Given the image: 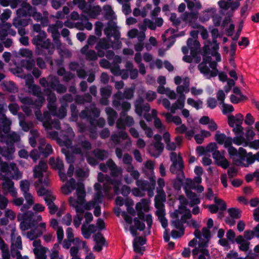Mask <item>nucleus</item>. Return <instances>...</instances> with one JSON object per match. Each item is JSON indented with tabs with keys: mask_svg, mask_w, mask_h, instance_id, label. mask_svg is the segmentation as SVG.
I'll list each match as a JSON object with an SVG mask.
<instances>
[{
	"mask_svg": "<svg viewBox=\"0 0 259 259\" xmlns=\"http://www.w3.org/2000/svg\"><path fill=\"white\" fill-rule=\"evenodd\" d=\"M230 158L232 159L234 165L244 167H248L255 161L252 153L251 152L247 153L246 149L242 147H239L238 150L236 149V153L232 155Z\"/></svg>",
	"mask_w": 259,
	"mask_h": 259,
	"instance_id": "obj_1",
	"label": "nucleus"
},
{
	"mask_svg": "<svg viewBox=\"0 0 259 259\" xmlns=\"http://www.w3.org/2000/svg\"><path fill=\"white\" fill-rule=\"evenodd\" d=\"M214 139L219 145L224 144V147L228 149L230 157L236 153V148L232 145V137H227L225 134L220 133V132L218 131L215 135Z\"/></svg>",
	"mask_w": 259,
	"mask_h": 259,
	"instance_id": "obj_2",
	"label": "nucleus"
},
{
	"mask_svg": "<svg viewBox=\"0 0 259 259\" xmlns=\"http://www.w3.org/2000/svg\"><path fill=\"white\" fill-rule=\"evenodd\" d=\"M38 55L44 56L48 59L47 55L51 56L54 52L55 48L49 39L39 42L35 45Z\"/></svg>",
	"mask_w": 259,
	"mask_h": 259,
	"instance_id": "obj_3",
	"label": "nucleus"
},
{
	"mask_svg": "<svg viewBox=\"0 0 259 259\" xmlns=\"http://www.w3.org/2000/svg\"><path fill=\"white\" fill-rule=\"evenodd\" d=\"M111 48L109 39L105 37L100 38L96 44L95 49L98 52L99 57L102 58L105 56V51H107Z\"/></svg>",
	"mask_w": 259,
	"mask_h": 259,
	"instance_id": "obj_4",
	"label": "nucleus"
},
{
	"mask_svg": "<svg viewBox=\"0 0 259 259\" xmlns=\"http://www.w3.org/2000/svg\"><path fill=\"white\" fill-rule=\"evenodd\" d=\"M198 12H185L182 16V20L186 22H188L189 25L194 28H199L201 25L198 24L196 21L198 19Z\"/></svg>",
	"mask_w": 259,
	"mask_h": 259,
	"instance_id": "obj_5",
	"label": "nucleus"
},
{
	"mask_svg": "<svg viewBox=\"0 0 259 259\" xmlns=\"http://www.w3.org/2000/svg\"><path fill=\"white\" fill-rule=\"evenodd\" d=\"M170 159L173 164L179 165L178 171H182L184 167V164L181 155L179 154L178 156L176 152H172L170 154Z\"/></svg>",
	"mask_w": 259,
	"mask_h": 259,
	"instance_id": "obj_6",
	"label": "nucleus"
},
{
	"mask_svg": "<svg viewBox=\"0 0 259 259\" xmlns=\"http://www.w3.org/2000/svg\"><path fill=\"white\" fill-rule=\"evenodd\" d=\"M199 252H200L201 254L199 255L198 259H206V257H207L208 258L210 257L208 249L200 248L198 246L195 247L192 251V255L194 257Z\"/></svg>",
	"mask_w": 259,
	"mask_h": 259,
	"instance_id": "obj_7",
	"label": "nucleus"
},
{
	"mask_svg": "<svg viewBox=\"0 0 259 259\" xmlns=\"http://www.w3.org/2000/svg\"><path fill=\"white\" fill-rule=\"evenodd\" d=\"M2 186L4 190H8L12 194V196H14L17 194V192L14 188V183L12 180L7 178L2 183Z\"/></svg>",
	"mask_w": 259,
	"mask_h": 259,
	"instance_id": "obj_8",
	"label": "nucleus"
},
{
	"mask_svg": "<svg viewBox=\"0 0 259 259\" xmlns=\"http://www.w3.org/2000/svg\"><path fill=\"white\" fill-rule=\"evenodd\" d=\"M243 115L241 113H238L234 116L233 115H229L228 117V123L231 127H234L235 123H242Z\"/></svg>",
	"mask_w": 259,
	"mask_h": 259,
	"instance_id": "obj_9",
	"label": "nucleus"
},
{
	"mask_svg": "<svg viewBox=\"0 0 259 259\" xmlns=\"http://www.w3.org/2000/svg\"><path fill=\"white\" fill-rule=\"evenodd\" d=\"M31 19H21V18H15L13 20V25L16 28L21 27L25 28L26 26L28 25L30 22L31 21Z\"/></svg>",
	"mask_w": 259,
	"mask_h": 259,
	"instance_id": "obj_10",
	"label": "nucleus"
},
{
	"mask_svg": "<svg viewBox=\"0 0 259 259\" xmlns=\"http://www.w3.org/2000/svg\"><path fill=\"white\" fill-rule=\"evenodd\" d=\"M181 174H177L176 179L173 181V187L176 190H180L183 185V179L185 178L183 171H180Z\"/></svg>",
	"mask_w": 259,
	"mask_h": 259,
	"instance_id": "obj_11",
	"label": "nucleus"
},
{
	"mask_svg": "<svg viewBox=\"0 0 259 259\" xmlns=\"http://www.w3.org/2000/svg\"><path fill=\"white\" fill-rule=\"evenodd\" d=\"M149 200L146 198H143L140 202L137 203L136 209H142L144 211L148 212L149 210Z\"/></svg>",
	"mask_w": 259,
	"mask_h": 259,
	"instance_id": "obj_12",
	"label": "nucleus"
},
{
	"mask_svg": "<svg viewBox=\"0 0 259 259\" xmlns=\"http://www.w3.org/2000/svg\"><path fill=\"white\" fill-rule=\"evenodd\" d=\"M33 79H31V83L28 81L26 82L28 88L31 91L32 94L35 96H38L41 94V92L39 87L33 83Z\"/></svg>",
	"mask_w": 259,
	"mask_h": 259,
	"instance_id": "obj_13",
	"label": "nucleus"
},
{
	"mask_svg": "<svg viewBox=\"0 0 259 259\" xmlns=\"http://www.w3.org/2000/svg\"><path fill=\"white\" fill-rule=\"evenodd\" d=\"M93 154L96 158L100 160H103L108 157V153L105 150L96 149L93 151Z\"/></svg>",
	"mask_w": 259,
	"mask_h": 259,
	"instance_id": "obj_14",
	"label": "nucleus"
},
{
	"mask_svg": "<svg viewBox=\"0 0 259 259\" xmlns=\"http://www.w3.org/2000/svg\"><path fill=\"white\" fill-rule=\"evenodd\" d=\"M38 149L40 153H41L45 157H47L53 152L52 146L49 144H48L45 148H44L43 145L39 146L38 147Z\"/></svg>",
	"mask_w": 259,
	"mask_h": 259,
	"instance_id": "obj_15",
	"label": "nucleus"
},
{
	"mask_svg": "<svg viewBox=\"0 0 259 259\" xmlns=\"http://www.w3.org/2000/svg\"><path fill=\"white\" fill-rule=\"evenodd\" d=\"M228 212L233 219H239L241 217L242 211L239 208H230L228 209Z\"/></svg>",
	"mask_w": 259,
	"mask_h": 259,
	"instance_id": "obj_16",
	"label": "nucleus"
},
{
	"mask_svg": "<svg viewBox=\"0 0 259 259\" xmlns=\"http://www.w3.org/2000/svg\"><path fill=\"white\" fill-rule=\"evenodd\" d=\"M48 249L45 247H41V248L37 249H34V253L38 259H46L47 255L46 254Z\"/></svg>",
	"mask_w": 259,
	"mask_h": 259,
	"instance_id": "obj_17",
	"label": "nucleus"
},
{
	"mask_svg": "<svg viewBox=\"0 0 259 259\" xmlns=\"http://www.w3.org/2000/svg\"><path fill=\"white\" fill-rule=\"evenodd\" d=\"M103 10L105 12V18L107 20L112 19L115 14L111 6L105 5L103 7Z\"/></svg>",
	"mask_w": 259,
	"mask_h": 259,
	"instance_id": "obj_18",
	"label": "nucleus"
},
{
	"mask_svg": "<svg viewBox=\"0 0 259 259\" xmlns=\"http://www.w3.org/2000/svg\"><path fill=\"white\" fill-rule=\"evenodd\" d=\"M51 113L49 111H45L42 116L41 113L39 112V114L36 113L37 118L40 121H44L47 120V123H48L49 121H52Z\"/></svg>",
	"mask_w": 259,
	"mask_h": 259,
	"instance_id": "obj_19",
	"label": "nucleus"
},
{
	"mask_svg": "<svg viewBox=\"0 0 259 259\" xmlns=\"http://www.w3.org/2000/svg\"><path fill=\"white\" fill-rule=\"evenodd\" d=\"M199 63V64L198 65V69L200 73L204 74L205 76L209 75V73L210 72V70L209 68L207 66V63L204 62L203 61L201 63Z\"/></svg>",
	"mask_w": 259,
	"mask_h": 259,
	"instance_id": "obj_20",
	"label": "nucleus"
},
{
	"mask_svg": "<svg viewBox=\"0 0 259 259\" xmlns=\"http://www.w3.org/2000/svg\"><path fill=\"white\" fill-rule=\"evenodd\" d=\"M67 104L66 103L65 105H62L56 112V115L55 116L58 117L59 119H63L67 115V109L66 106Z\"/></svg>",
	"mask_w": 259,
	"mask_h": 259,
	"instance_id": "obj_21",
	"label": "nucleus"
},
{
	"mask_svg": "<svg viewBox=\"0 0 259 259\" xmlns=\"http://www.w3.org/2000/svg\"><path fill=\"white\" fill-rule=\"evenodd\" d=\"M22 66L26 68L27 70L30 71L34 68L35 61L32 59H30L27 60H23L21 62Z\"/></svg>",
	"mask_w": 259,
	"mask_h": 259,
	"instance_id": "obj_22",
	"label": "nucleus"
},
{
	"mask_svg": "<svg viewBox=\"0 0 259 259\" xmlns=\"http://www.w3.org/2000/svg\"><path fill=\"white\" fill-rule=\"evenodd\" d=\"M188 47L191 49H199L200 47V44L197 40H194L192 38H189L187 41Z\"/></svg>",
	"mask_w": 259,
	"mask_h": 259,
	"instance_id": "obj_23",
	"label": "nucleus"
},
{
	"mask_svg": "<svg viewBox=\"0 0 259 259\" xmlns=\"http://www.w3.org/2000/svg\"><path fill=\"white\" fill-rule=\"evenodd\" d=\"M47 33L45 31H42L41 32L39 33L38 35L35 36L32 40V42L33 45L35 46L40 42H42L43 39L47 37Z\"/></svg>",
	"mask_w": 259,
	"mask_h": 259,
	"instance_id": "obj_24",
	"label": "nucleus"
},
{
	"mask_svg": "<svg viewBox=\"0 0 259 259\" xmlns=\"http://www.w3.org/2000/svg\"><path fill=\"white\" fill-rule=\"evenodd\" d=\"M184 224V223H183V221H181V219L180 220L178 219L176 220L171 221V225L178 229L180 232H182V234H184L185 232V228L183 226Z\"/></svg>",
	"mask_w": 259,
	"mask_h": 259,
	"instance_id": "obj_25",
	"label": "nucleus"
},
{
	"mask_svg": "<svg viewBox=\"0 0 259 259\" xmlns=\"http://www.w3.org/2000/svg\"><path fill=\"white\" fill-rule=\"evenodd\" d=\"M166 201V194L163 189H157V195L155 196L154 201L164 202Z\"/></svg>",
	"mask_w": 259,
	"mask_h": 259,
	"instance_id": "obj_26",
	"label": "nucleus"
},
{
	"mask_svg": "<svg viewBox=\"0 0 259 259\" xmlns=\"http://www.w3.org/2000/svg\"><path fill=\"white\" fill-rule=\"evenodd\" d=\"M33 216L34 213L31 210H28L24 212L21 216H20V214H19L17 217V219L18 221L22 219L24 221L28 222L33 219Z\"/></svg>",
	"mask_w": 259,
	"mask_h": 259,
	"instance_id": "obj_27",
	"label": "nucleus"
},
{
	"mask_svg": "<svg viewBox=\"0 0 259 259\" xmlns=\"http://www.w3.org/2000/svg\"><path fill=\"white\" fill-rule=\"evenodd\" d=\"M101 10V8L99 6H96L90 7L88 12L92 18H95L96 16L100 15Z\"/></svg>",
	"mask_w": 259,
	"mask_h": 259,
	"instance_id": "obj_28",
	"label": "nucleus"
},
{
	"mask_svg": "<svg viewBox=\"0 0 259 259\" xmlns=\"http://www.w3.org/2000/svg\"><path fill=\"white\" fill-rule=\"evenodd\" d=\"M245 141V138L243 136V134L236 135L233 138H232V144L233 143L237 146L241 145Z\"/></svg>",
	"mask_w": 259,
	"mask_h": 259,
	"instance_id": "obj_29",
	"label": "nucleus"
},
{
	"mask_svg": "<svg viewBox=\"0 0 259 259\" xmlns=\"http://www.w3.org/2000/svg\"><path fill=\"white\" fill-rule=\"evenodd\" d=\"M187 104L196 109L198 110L202 108L201 106H200V105H202L203 102L200 100H198L197 101H195L193 99L191 98H189L187 99Z\"/></svg>",
	"mask_w": 259,
	"mask_h": 259,
	"instance_id": "obj_30",
	"label": "nucleus"
},
{
	"mask_svg": "<svg viewBox=\"0 0 259 259\" xmlns=\"http://www.w3.org/2000/svg\"><path fill=\"white\" fill-rule=\"evenodd\" d=\"M20 188L23 194L28 193L30 188V183L27 180H22L20 182Z\"/></svg>",
	"mask_w": 259,
	"mask_h": 259,
	"instance_id": "obj_31",
	"label": "nucleus"
},
{
	"mask_svg": "<svg viewBox=\"0 0 259 259\" xmlns=\"http://www.w3.org/2000/svg\"><path fill=\"white\" fill-rule=\"evenodd\" d=\"M98 53H96L94 50H90L85 55L86 59L89 61H96L98 59Z\"/></svg>",
	"mask_w": 259,
	"mask_h": 259,
	"instance_id": "obj_32",
	"label": "nucleus"
},
{
	"mask_svg": "<svg viewBox=\"0 0 259 259\" xmlns=\"http://www.w3.org/2000/svg\"><path fill=\"white\" fill-rule=\"evenodd\" d=\"M6 89L7 91L15 93L18 92V88L16 86L15 83L12 81H9L6 84H5Z\"/></svg>",
	"mask_w": 259,
	"mask_h": 259,
	"instance_id": "obj_33",
	"label": "nucleus"
},
{
	"mask_svg": "<svg viewBox=\"0 0 259 259\" xmlns=\"http://www.w3.org/2000/svg\"><path fill=\"white\" fill-rule=\"evenodd\" d=\"M15 151V148L13 146L9 147H4L2 148L1 154L3 157H9L13 154Z\"/></svg>",
	"mask_w": 259,
	"mask_h": 259,
	"instance_id": "obj_34",
	"label": "nucleus"
},
{
	"mask_svg": "<svg viewBox=\"0 0 259 259\" xmlns=\"http://www.w3.org/2000/svg\"><path fill=\"white\" fill-rule=\"evenodd\" d=\"M49 81V87L54 90L57 85L60 83V80L56 76H50Z\"/></svg>",
	"mask_w": 259,
	"mask_h": 259,
	"instance_id": "obj_35",
	"label": "nucleus"
},
{
	"mask_svg": "<svg viewBox=\"0 0 259 259\" xmlns=\"http://www.w3.org/2000/svg\"><path fill=\"white\" fill-rule=\"evenodd\" d=\"M136 185L143 191H146L150 187V183L146 180H138L136 181Z\"/></svg>",
	"mask_w": 259,
	"mask_h": 259,
	"instance_id": "obj_36",
	"label": "nucleus"
},
{
	"mask_svg": "<svg viewBox=\"0 0 259 259\" xmlns=\"http://www.w3.org/2000/svg\"><path fill=\"white\" fill-rule=\"evenodd\" d=\"M94 241L96 244H101L102 245H105L106 239L103 236L101 232H98L94 235Z\"/></svg>",
	"mask_w": 259,
	"mask_h": 259,
	"instance_id": "obj_37",
	"label": "nucleus"
},
{
	"mask_svg": "<svg viewBox=\"0 0 259 259\" xmlns=\"http://www.w3.org/2000/svg\"><path fill=\"white\" fill-rule=\"evenodd\" d=\"M154 148L158 151L157 154H153L152 156L155 157H158L163 152L164 148V144L161 142H155L154 143Z\"/></svg>",
	"mask_w": 259,
	"mask_h": 259,
	"instance_id": "obj_38",
	"label": "nucleus"
},
{
	"mask_svg": "<svg viewBox=\"0 0 259 259\" xmlns=\"http://www.w3.org/2000/svg\"><path fill=\"white\" fill-rule=\"evenodd\" d=\"M169 20L172 22V25L176 27H178L181 23L180 18H178L177 14L175 13L171 14Z\"/></svg>",
	"mask_w": 259,
	"mask_h": 259,
	"instance_id": "obj_39",
	"label": "nucleus"
},
{
	"mask_svg": "<svg viewBox=\"0 0 259 259\" xmlns=\"http://www.w3.org/2000/svg\"><path fill=\"white\" fill-rule=\"evenodd\" d=\"M134 222L135 223V227L137 229L142 231H144L145 229V225L144 222H141L139 220V218L135 217L134 219Z\"/></svg>",
	"mask_w": 259,
	"mask_h": 259,
	"instance_id": "obj_40",
	"label": "nucleus"
},
{
	"mask_svg": "<svg viewBox=\"0 0 259 259\" xmlns=\"http://www.w3.org/2000/svg\"><path fill=\"white\" fill-rule=\"evenodd\" d=\"M134 88H125L123 92L124 98L126 99H131L134 96Z\"/></svg>",
	"mask_w": 259,
	"mask_h": 259,
	"instance_id": "obj_41",
	"label": "nucleus"
},
{
	"mask_svg": "<svg viewBox=\"0 0 259 259\" xmlns=\"http://www.w3.org/2000/svg\"><path fill=\"white\" fill-rule=\"evenodd\" d=\"M198 49H191L190 54L192 58L194 59L195 63L198 64L201 61V57L198 55Z\"/></svg>",
	"mask_w": 259,
	"mask_h": 259,
	"instance_id": "obj_42",
	"label": "nucleus"
},
{
	"mask_svg": "<svg viewBox=\"0 0 259 259\" xmlns=\"http://www.w3.org/2000/svg\"><path fill=\"white\" fill-rule=\"evenodd\" d=\"M103 26V24L101 22L98 21L95 23V32L98 37L102 35Z\"/></svg>",
	"mask_w": 259,
	"mask_h": 259,
	"instance_id": "obj_43",
	"label": "nucleus"
},
{
	"mask_svg": "<svg viewBox=\"0 0 259 259\" xmlns=\"http://www.w3.org/2000/svg\"><path fill=\"white\" fill-rule=\"evenodd\" d=\"M133 248L135 252L140 253L141 255L143 254L144 251L145 250V247H141L138 242H136V240L133 241Z\"/></svg>",
	"mask_w": 259,
	"mask_h": 259,
	"instance_id": "obj_44",
	"label": "nucleus"
},
{
	"mask_svg": "<svg viewBox=\"0 0 259 259\" xmlns=\"http://www.w3.org/2000/svg\"><path fill=\"white\" fill-rule=\"evenodd\" d=\"M222 105L223 108L222 112L225 115L233 112L234 110V107L232 105L226 104L225 103Z\"/></svg>",
	"mask_w": 259,
	"mask_h": 259,
	"instance_id": "obj_45",
	"label": "nucleus"
},
{
	"mask_svg": "<svg viewBox=\"0 0 259 259\" xmlns=\"http://www.w3.org/2000/svg\"><path fill=\"white\" fill-rule=\"evenodd\" d=\"M19 53L22 57H24L31 58L32 56L31 51L25 48L20 49Z\"/></svg>",
	"mask_w": 259,
	"mask_h": 259,
	"instance_id": "obj_46",
	"label": "nucleus"
},
{
	"mask_svg": "<svg viewBox=\"0 0 259 259\" xmlns=\"http://www.w3.org/2000/svg\"><path fill=\"white\" fill-rule=\"evenodd\" d=\"M102 96L109 97L112 93V90L110 87H103L100 90Z\"/></svg>",
	"mask_w": 259,
	"mask_h": 259,
	"instance_id": "obj_47",
	"label": "nucleus"
},
{
	"mask_svg": "<svg viewBox=\"0 0 259 259\" xmlns=\"http://www.w3.org/2000/svg\"><path fill=\"white\" fill-rule=\"evenodd\" d=\"M255 135V134L253 130V127H248L246 129V133H245V137L246 138V139L248 141H250L252 140Z\"/></svg>",
	"mask_w": 259,
	"mask_h": 259,
	"instance_id": "obj_48",
	"label": "nucleus"
},
{
	"mask_svg": "<svg viewBox=\"0 0 259 259\" xmlns=\"http://www.w3.org/2000/svg\"><path fill=\"white\" fill-rule=\"evenodd\" d=\"M242 124V123H236L235 126H234V127H233L232 131L236 135L244 134V128L241 125Z\"/></svg>",
	"mask_w": 259,
	"mask_h": 259,
	"instance_id": "obj_49",
	"label": "nucleus"
},
{
	"mask_svg": "<svg viewBox=\"0 0 259 259\" xmlns=\"http://www.w3.org/2000/svg\"><path fill=\"white\" fill-rule=\"evenodd\" d=\"M8 108L11 113L15 115L18 113L19 109V106L16 103H10L8 106Z\"/></svg>",
	"mask_w": 259,
	"mask_h": 259,
	"instance_id": "obj_50",
	"label": "nucleus"
},
{
	"mask_svg": "<svg viewBox=\"0 0 259 259\" xmlns=\"http://www.w3.org/2000/svg\"><path fill=\"white\" fill-rule=\"evenodd\" d=\"M236 234L235 232L233 230H229L227 232L226 237L228 241H230L232 243H234L235 238Z\"/></svg>",
	"mask_w": 259,
	"mask_h": 259,
	"instance_id": "obj_51",
	"label": "nucleus"
},
{
	"mask_svg": "<svg viewBox=\"0 0 259 259\" xmlns=\"http://www.w3.org/2000/svg\"><path fill=\"white\" fill-rule=\"evenodd\" d=\"M216 164L222 168L224 169L227 168L229 165L230 163L228 160L224 157L222 159H221V161H217Z\"/></svg>",
	"mask_w": 259,
	"mask_h": 259,
	"instance_id": "obj_52",
	"label": "nucleus"
},
{
	"mask_svg": "<svg viewBox=\"0 0 259 259\" xmlns=\"http://www.w3.org/2000/svg\"><path fill=\"white\" fill-rule=\"evenodd\" d=\"M207 107L213 109L215 108L217 105V101L214 98L209 97L207 100Z\"/></svg>",
	"mask_w": 259,
	"mask_h": 259,
	"instance_id": "obj_53",
	"label": "nucleus"
},
{
	"mask_svg": "<svg viewBox=\"0 0 259 259\" xmlns=\"http://www.w3.org/2000/svg\"><path fill=\"white\" fill-rule=\"evenodd\" d=\"M72 197L69 198V203L70 205L75 208L76 212L77 213H83L84 212V207L79 206L78 204H75L71 202Z\"/></svg>",
	"mask_w": 259,
	"mask_h": 259,
	"instance_id": "obj_54",
	"label": "nucleus"
},
{
	"mask_svg": "<svg viewBox=\"0 0 259 259\" xmlns=\"http://www.w3.org/2000/svg\"><path fill=\"white\" fill-rule=\"evenodd\" d=\"M144 24L145 26H148V27L152 30H154L156 28V25L155 23H154L152 20L148 19H145L144 20Z\"/></svg>",
	"mask_w": 259,
	"mask_h": 259,
	"instance_id": "obj_55",
	"label": "nucleus"
},
{
	"mask_svg": "<svg viewBox=\"0 0 259 259\" xmlns=\"http://www.w3.org/2000/svg\"><path fill=\"white\" fill-rule=\"evenodd\" d=\"M217 98L218 100L220 102V105L224 103V101L226 98V95L223 90H219L217 94Z\"/></svg>",
	"mask_w": 259,
	"mask_h": 259,
	"instance_id": "obj_56",
	"label": "nucleus"
},
{
	"mask_svg": "<svg viewBox=\"0 0 259 259\" xmlns=\"http://www.w3.org/2000/svg\"><path fill=\"white\" fill-rule=\"evenodd\" d=\"M110 44L111 45V48L114 50L120 49L122 46V43L119 39H115L114 41L112 40L111 38L109 39Z\"/></svg>",
	"mask_w": 259,
	"mask_h": 259,
	"instance_id": "obj_57",
	"label": "nucleus"
},
{
	"mask_svg": "<svg viewBox=\"0 0 259 259\" xmlns=\"http://www.w3.org/2000/svg\"><path fill=\"white\" fill-rule=\"evenodd\" d=\"M57 235L58 243L61 244L64 237V231L62 227H58Z\"/></svg>",
	"mask_w": 259,
	"mask_h": 259,
	"instance_id": "obj_58",
	"label": "nucleus"
},
{
	"mask_svg": "<svg viewBox=\"0 0 259 259\" xmlns=\"http://www.w3.org/2000/svg\"><path fill=\"white\" fill-rule=\"evenodd\" d=\"M157 97L156 94L155 92L152 91H148L146 94V99L148 102H152Z\"/></svg>",
	"mask_w": 259,
	"mask_h": 259,
	"instance_id": "obj_59",
	"label": "nucleus"
},
{
	"mask_svg": "<svg viewBox=\"0 0 259 259\" xmlns=\"http://www.w3.org/2000/svg\"><path fill=\"white\" fill-rule=\"evenodd\" d=\"M218 4L221 9L224 10H228L230 7V2H226L224 0L219 1Z\"/></svg>",
	"mask_w": 259,
	"mask_h": 259,
	"instance_id": "obj_60",
	"label": "nucleus"
},
{
	"mask_svg": "<svg viewBox=\"0 0 259 259\" xmlns=\"http://www.w3.org/2000/svg\"><path fill=\"white\" fill-rule=\"evenodd\" d=\"M56 199V197L49 193L44 197V200L47 206H49L54 203V201Z\"/></svg>",
	"mask_w": 259,
	"mask_h": 259,
	"instance_id": "obj_61",
	"label": "nucleus"
},
{
	"mask_svg": "<svg viewBox=\"0 0 259 259\" xmlns=\"http://www.w3.org/2000/svg\"><path fill=\"white\" fill-rule=\"evenodd\" d=\"M48 108L49 112L51 113L52 115L55 116L57 111V107L55 103L48 104Z\"/></svg>",
	"mask_w": 259,
	"mask_h": 259,
	"instance_id": "obj_62",
	"label": "nucleus"
},
{
	"mask_svg": "<svg viewBox=\"0 0 259 259\" xmlns=\"http://www.w3.org/2000/svg\"><path fill=\"white\" fill-rule=\"evenodd\" d=\"M105 111L108 117L117 118V113L113 108L108 107L106 108Z\"/></svg>",
	"mask_w": 259,
	"mask_h": 259,
	"instance_id": "obj_63",
	"label": "nucleus"
},
{
	"mask_svg": "<svg viewBox=\"0 0 259 259\" xmlns=\"http://www.w3.org/2000/svg\"><path fill=\"white\" fill-rule=\"evenodd\" d=\"M62 222L67 226L71 225L72 222V215L68 213L62 218Z\"/></svg>",
	"mask_w": 259,
	"mask_h": 259,
	"instance_id": "obj_64",
	"label": "nucleus"
}]
</instances>
